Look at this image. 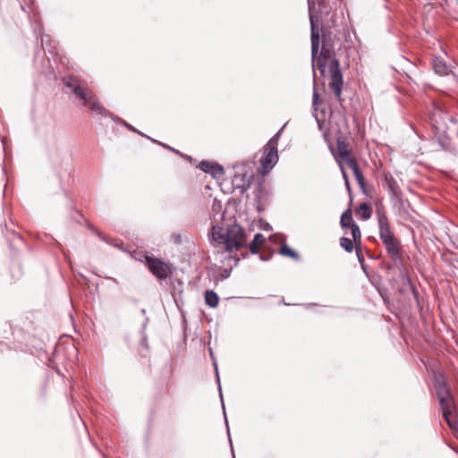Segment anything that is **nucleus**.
Returning a JSON list of instances; mask_svg holds the SVG:
<instances>
[{"mask_svg": "<svg viewBox=\"0 0 458 458\" xmlns=\"http://www.w3.org/2000/svg\"><path fill=\"white\" fill-rule=\"evenodd\" d=\"M318 12L316 8V3H312L309 5V16L310 21V40H311V60L313 68V76L316 78L315 69L317 68L322 76L326 73V69L328 61L330 81L329 87L333 90L335 98L340 102L341 95L343 91L344 78L340 67V62L335 57L334 52V43H328L327 41L322 42L321 50L319 52L320 46V33H319V19L324 13L329 14V11L326 5V0L318 1Z\"/></svg>", "mask_w": 458, "mask_h": 458, "instance_id": "1", "label": "nucleus"}, {"mask_svg": "<svg viewBox=\"0 0 458 458\" xmlns=\"http://www.w3.org/2000/svg\"><path fill=\"white\" fill-rule=\"evenodd\" d=\"M62 81L64 85L69 89L71 92H72L80 100L83 102V105L87 107H89L91 111L95 112L96 114L104 116V117H110L113 121L123 125L125 128H127L129 131H133L142 137H145L148 139V135L144 134L143 132L137 130L135 127H133L131 124L128 123L123 119L113 114L110 111L106 109L100 102L98 100V98L95 97V95L89 91L86 87H84L80 80L75 76H66L62 79Z\"/></svg>", "mask_w": 458, "mask_h": 458, "instance_id": "2", "label": "nucleus"}, {"mask_svg": "<svg viewBox=\"0 0 458 458\" xmlns=\"http://www.w3.org/2000/svg\"><path fill=\"white\" fill-rule=\"evenodd\" d=\"M208 239L214 247L221 246L228 253L242 250L247 245L246 232L236 222L226 226L220 224L212 225L208 232Z\"/></svg>", "mask_w": 458, "mask_h": 458, "instance_id": "3", "label": "nucleus"}, {"mask_svg": "<svg viewBox=\"0 0 458 458\" xmlns=\"http://www.w3.org/2000/svg\"><path fill=\"white\" fill-rule=\"evenodd\" d=\"M436 394L439 401L442 415L448 427L458 438V408L454 402V396L445 377L440 376L435 381Z\"/></svg>", "mask_w": 458, "mask_h": 458, "instance_id": "4", "label": "nucleus"}, {"mask_svg": "<svg viewBox=\"0 0 458 458\" xmlns=\"http://www.w3.org/2000/svg\"><path fill=\"white\" fill-rule=\"evenodd\" d=\"M250 162L235 164L232 168V188L240 190L241 193L245 192L253 181L254 174L250 166Z\"/></svg>", "mask_w": 458, "mask_h": 458, "instance_id": "5", "label": "nucleus"}, {"mask_svg": "<svg viewBox=\"0 0 458 458\" xmlns=\"http://www.w3.org/2000/svg\"><path fill=\"white\" fill-rule=\"evenodd\" d=\"M139 258H136L141 262H145L148 270L153 276L159 280L166 279L173 271L168 263L165 262L161 259L154 256H149L147 253H140Z\"/></svg>", "mask_w": 458, "mask_h": 458, "instance_id": "6", "label": "nucleus"}, {"mask_svg": "<svg viewBox=\"0 0 458 458\" xmlns=\"http://www.w3.org/2000/svg\"><path fill=\"white\" fill-rule=\"evenodd\" d=\"M394 268V272L398 273L399 277L403 283L410 282V276L408 275V263L402 255V251L389 256Z\"/></svg>", "mask_w": 458, "mask_h": 458, "instance_id": "7", "label": "nucleus"}, {"mask_svg": "<svg viewBox=\"0 0 458 458\" xmlns=\"http://www.w3.org/2000/svg\"><path fill=\"white\" fill-rule=\"evenodd\" d=\"M198 167L202 172L209 174L214 179H220L225 174V168L215 161L202 160Z\"/></svg>", "mask_w": 458, "mask_h": 458, "instance_id": "8", "label": "nucleus"}, {"mask_svg": "<svg viewBox=\"0 0 458 458\" xmlns=\"http://www.w3.org/2000/svg\"><path fill=\"white\" fill-rule=\"evenodd\" d=\"M383 187L388 191L390 199H396L402 194L398 182L390 173H385L382 182Z\"/></svg>", "mask_w": 458, "mask_h": 458, "instance_id": "9", "label": "nucleus"}, {"mask_svg": "<svg viewBox=\"0 0 458 458\" xmlns=\"http://www.w3.org/2000/svg\"><path fill=\"white\" fill-rule=\"evenodd\" d=\"M277 148H269L268 152L260 159L262 174H267L276 165L278 161Z\"/></svg>", "mask_w": 458, "mask_h": 458, "instance_id": "10", "label": "nucleus"}, {"mask_svg": "<svg viewBox=\"0 0 458 458\" xmlns=\"http://www.w3.org/2000/svg\"><path fill=\"white\" fill-rule=\"evenodd\" d=\"M48 157L55 166L63 167L64 165H68L69 163V157L66 151L57 146L53 149H49Z\"/></svg>", "mask_w": 458, "mask_h": 458, "instance_id": "11", "label": "nucleus"}, {"mask_svg": "<svg viewBox=\"0 0 458 458\" xmlns=\"http://www.w3.org/2000/svg\"><path fill=\"white\" fill-rule=\"evenodd\" d=\"M208 352H209V354H210V356H211V358L213 360L214 366H215L216 376V382L218 384L219 396H220V400H221V403H222L224 419H225V426H226V428H227V436H228V438H229V442H230V446H231V451H232L233 458H235L234 451H233V443H232V439H231V435H230V430H229V425H228L227 417H226V412H225V404H224L222 387H221V385H220V377H219V375H218V369H217L216 361V359L214 357L213 351H212V349L210 347L208 348Z\"/></svg>", "mask_w": 458, "mask_h": 458, "instance_id": "12", "label": "nucleus"}, {"mask_svg": "<svg viewBox=\"0 0 458 458\" xmlns=\"http://www.w3.org/2000/svg\"><path fill=\"white\" fill-rule=\"evenodd\" d=\"M208 352H209V354H210V356H211V358L213 360L214 366H215L216 376V382L218 384L219 396H220V400H221V403H222L224 419H225V426H226V428H227V436H228V438H229V442H230V446H231V451H232L233 458H235L234 451H233V443H232V439H231V435H230V430H229V425H228L227 417H226V412H225V404H224L222 387H221V385H220V377H219V375H218V369H217L216 361V359L214 357L213 351H212V349L210 347L208 348Z\"/></svg>", "mask_w": 458, "mask_h": 458, "instance_id": "13", "label": "nucleus"}, {"mask_svg": "<svg viewBox=\"0 0 458 458\" xmlns=\"http://www.w3.org/2000/svg\"><path fill=\"white\" fill-rule=\"evenodd\" d=\"M87 228L95 235H97L101 241L105 242L106 243L123 250V242L122 241L115 240L104 233H102L100 230H98L93 224L88 222L87 223Z\"/></svg>", "mask_w": 458, "mask_h": 458, "instance_id": "14", "label": "nucleus"}, {"mask_svg": "<svg viewBox=\"0 0 458 458\" xmlns=\"http://www.w3.org/2000/svg\"><path fill=\"white\" fill-rule=\"evenodd\" d=\"M378 228H379V237L382 242L386 240H390L393 237H395L393 232L391 231L390 224L387 216L385 214L378 213Z\"/></svg>", "mask_w": 458, "mask_h": 458, "instance_id": "15", "label": "nucleus"}, {"mask_svg": "<svg viewBox=\"0 0 458 458\" xmlns=\"http://www.w3.org/2000/svg\"><path fill=\"white\" fill-rule=\"evenodd\" d=\"M431 64L434 72L439 76L448 75L451 72V67L441 57H435Z\"/></svg>", "mask_w": 458, "mask_h": 458, "instance_id": "16", "label": "nucleus"}, {"mask_svg": "<svg viewBox=\"0 0 458 458\" xmlns=\"http://www.w3.org/2000/svg\"><path fill=\"white\" fill-rule=\"evenodd\" d=\"M269 199V192L266 190L262 183L259 182L254 189V201L259 202V205L260 206V202L267 204Z\"/></svg>", "mask_w": 458, "mask_h": 458, "instance_id": "17", "label": "nucleus"}, {"mask_svg": "<svg viewBox=\"0 0 458 458\" xmlns=\"http://www.w3.org/2000/svg\"><path fill=\"white\" fill-rule=\"evenodd\" d=\"M386 247V252L389 256L402 251V245L398 239L395 237L382 242Z\"/></svg>", "mask_w": 458, "mask_h": 458, "instance_id": "18", "label": "nucleus"}, {"mask_svg": "<svg viewBox=\"0 0 458 458\" xmlns=\"http://www.w3.org/2000/svg\"><path fill=\"white\" fill-rule=\"evenodd\" d=\"M266 242V238L260 233H258L254 235L253 240L250 242L249 245V250L250 254H258L259 248L264 245Z\"/></svg>", "mask_w": 458, "mask_h": 458, "instance_id": "19", "label": "nucleus"}, {"mask_svg": "<svg viewBox=\"0 0 458 458\" xmlns=\"http://www.w3.org/2000/svg\"><path fill=\"white\" fill-rule=\"evenodd\" d=\"M432 130L434 131V139L437 140L441 148L447 150L449 145L448 139L445 136L441 135V133L445 131L436 124H432Z\"/></svg>", "mask_w": 458, "mask_h": 458, "instance_id": "20", "label": "nucleus"}, {"mask_svg": "<svg viewBox=\"0 0 458 458\" xmlns=\"http://www.w3.org/2000/svg\"><path fill=\"white\" fill-rule=\"evenodd\" d=\"M204 299L206 304L209 308H216L219 302V297L217 293L213 290H206L204 293Z\"/></svg>", "mask_w": 458, "mask_h": 458, "instance_id": "21", "label": "nucleus"}, {"mask_svg": "<svg viewBox=\"0 0 458 458\" xmlns=\"http://www.w3.org/2000/svg\"><path fill=\"white\" fill-rule=\"evenodd\" d=\"M279 254L284 257H288L293 259V260L299 261L301 259V256L299 253L288 246L285 242L280 247L278 250Z\"/></svg>", "mask_w": 458, "mask_h": 458, "instance_id": "22", "label": "nucleus"}, {"mask_svg": "<svg viewBox=\"0 0 458 458\" xmlns=\"http://www.w3.org/2000/svg\"><path fill=\"white\" fill-rule=\"evenodd\" d=\"M337 156L335 158L346 159L352 156L351 151L348 149V146L344 140H337Z\"/></svg>", "mask_w": 458, "mask_h": 458, "instance_id": "23", "label": "nucleus"}, {"mask_svg": "<svg viewBox=\"0 0 458 458\" xmlns=\"http://www.w3.org/2000/svg\"><path fill=\"white\" fill-rule=\"evenodd\" d=\"M355 222L353 220L352 211L350 209H346L345 211H344L340 219V225L342 228L348 229Z\"/></svg>", "mask_w": 458, "mask_h": 458, "instance_id": "24", "label": "nucleus"}, {"mask_svg": "<svg viewBox=\"0 0 458 458\" xmlns=\"http://www.w3.org/2000/svg\"><path fill=\"white\" fill-rule=\"evenodd\" d=\"M358 211H361L360 217L362 220H368L371 216V208L369 204L362 202L360 204Z\"/></svg>", "mask_w": 458, "mask_h": 458, "instance_id": "25", "label": "nucleus"}, {"mask_svg": "<svg viewBox=\"0 0 458 458\" xmlns=\"http://www.w3.org/2000/svg\"><path fill=\"white\" fill-rule=\"evenodd\" d=\"M321 19H322V17L319 19V21ZM319 33H320V44H322V42H324V41H327L328 43H333L332 37H331L332 33L327 28H325L323 23L321 24V27L319 26Z\"/></svg>", "mask_w": 458, "mask_h": 458, "instance_id": "26", "label": "nucleus"}, {"mask_svg": "<svg viewBox=\"0 0 458 458\" xmlns=\"http://www.w3.org/2000/svg\"><path fill=\"white\" fill-rule=\"evenodd\" d=\"M356 255H357V259H358V261L361 267V269L362 271L364 272V274L366 275L367 277L369 276V266L365 263V258L361 252V250L360 248H357L356 249Z\"/></svg>", "mask_w": 458, "mask_h": 458, "instance_id": "27", "label": "nucleus"}, {"mask_svg": "<svg viewBox=\"0 0 458 458\" xmlns=\"http://www.w3.org/2000/svg\"><path fill=\"white\" fill-rule=\"evenodd\" d=\"M403 284H407V286L410 288L418 308L420 309V293H419V291L417 290L415 284L412 283L411 278L410 279L409 283H403Z\"/></svg>", "mask_w": 458, "mask_h": 458, "instance_id": "28", "label": "nucleus"}, {"mask_svg": "<svg viewBox=\"0 0 458 458\" xmlns=\"http://www.w3.org/2000/svg\"><path fill=\"white\" fill-rule=\"evenodd\" d=\"M351 234L352 236V241L357 243L360 242L361 234L359 225L354 223L351 225Z\"/></svg>", "mask_w": 458, "mask_h": 458, "instance_id": "29", "label": "nucleus"}, {"mask_svg": "<svg viewBox=\"0 0 458 458\" xmlns=\"http://www.w3.org/2000/svg\"><path fill=\"white\" fill-rule=\"evenodd\" d=\"M340 245L343 249H344L347 252H352L353 250V241L347 237H342L340 239Z\"/></svg>", "mask_w": 458, "mask_h": 458, "instance_id": "30", "label": "nucleus"}, {"mask_svg": "<svg viewBox=\"0 0 458 458\" xmlns=\"http://www.w3.org/2000/svg\"><path fill=\"white\" fill-rule=\"evenodd\" d=\"M284 127L285 124L268 140V142L266 144V147L268 148H277V143L281 136V132Z\"/></svg>", "mask_w": 458, "mask_h": 458, "instance_id": "31", "label": "nucleus"}, {"mask_svg": "<svg viewBox=\"0 0 458 458\" xmlns=\"http://www.w3.org/2000/svg\"><path fill=\"white\" fill-rule=\"evenodd\" d=\"M390 200L393 203V206L398 208L399 213L404 210L405 201L403 199L402 194L398 195L396 199H390Z\"/></svg>", "mask_w": 458, "mask_h": 458, "instance_id": "32", "label": "nucleus"}, {"mask_svg": "<svg viewBox=\"0 0 458 458\" xmlns=\"http://www.w3.org/2000/svg\"><path fill=\"white\" fill-rule=\"evenodd\" d=\"M353 174H354V177H355V179L357 181V183L359 184L360 188L363 191H365V185H366V183H365V178L363 176V174H362L361 170L355 171L353 173Z\"/></svg>", "mask_w": 458, "mask_h": 458, "instance_id": "33", "label": "nucleus"}, {"mask_svg": "<svg viewBox=\"0 0 458 458\" xmlns=\"http://www.w3.org/2000/svg\"><path fill=\"white\" fill-rule=\"evenodd\" d=\"M344 161H345L346 165L352 170L353 173L355 171L360 170L356 159L352 156L344 159Z\"/></svg>", "mask_w": 458, "mask_h": 458, "instance_id": "34", "label": "nucleus"}, {"mask_svg": "<svg viewBox=\"0 0 458 458\" xmlns=\"http://www.w3.org/2000/svg\"><path fill=\"white\" fill-rule=\"evenodd\" d=\"M321 98L317 91L316 83L314 82L313 95H312V106L317 110V106L321 103Z\"/></svg>", "mask_w": 458, "mask_h": 458, "instance_id": "35", "label": "nucleus"}, {"mask_svg": "<svg viewBox=\"0 0 458 458\" xmlns=\"http://www.w3.org/2000/svg\"><path fill=\"white\" fill-rule=\"evenodd\" d=\"M148 321V318H146L144 323L142 324L141 330H140V334L142 335V338L140 340V344L144 345L146 347H148V345H147V336L145 335L144 331L146 329Z\"/></svg>", "mask_w": 458, "mask_h": 458, "instance_id": "36", "label": "nucleus"}, {"mask_svg": "<svg viewBox=\"0 0 458 458\" xmlns=\"http://www.w3.org/2000/svg\"><path fill=\"white\" fill-rule=\"evenodd\" d=\"M379 266L380 268L384 269L387 274H390L394 271L392 262L382 260Z\"/></svg>", "mask_w": 458, "mask_h": 458, "instance_id": "37", "label": "nucleus"}, {"mask_svg": "<svg viewBox=\"0 0 458 458\" xmlns=\"http://www.w3.org/2000/svg\"><path fill=\"white\" fill-rule=\"evenodd\" d=\"M231 272H232V267L221 269L220 273H219V276H218V279L219 280H225L226 278H228L230 276Z\"/></svg>", "mask_w": 458, "mask_h": 458, "instance_id": "38", "label": "nucleus"}, {"mask_svg": "<svg viewBox=\"0 0 458 458\" xmlns=\"http://www.w3.org/2000/svg\"><path fill=\"white\" fill-rule=\"evenodd\" d=\"M388 281L393 289H394L396 286L400 285V282H402L398 274H397V276H393L392 277H390L388 279Z\"/></svg>", "mask_w": 458, "mask_h": 458, "instance_id": "39", "label": "nucleus"}, {"mask_svg": "<svg viewBox=\"0 0 458 458\" xmlns=\"http://www.w3.org/2000/svg\"><path fill=\"white\" fill-rule=\"evenodd\" d=\"M148 139L150 141H152V142H154V143H157V144H158V145L162 146V147H163V148H167V149H169V150H171V151H173V152H175V153H179V152H178L177 150H175L174 148H172V147H170V146H168V145H166V144H165V143H162V142H160V141H158V140H155V139H152V138H150V137H148Z\"/></svg>", "mask_w": 458, "mask_h": 458, "instance_id": "40", "label": "nucleus"}, {"mask_svg": "<svg viewBox=\"0 0 458 458\" xmlns=\"http://www.w3.org/2000/svg\"><path fill=\"white\" fill-rule=\"evenodd\" d=\"M50 45V38L48 35L43 34L41 36V46L45 50V47H48Z\"/></svg>", "mask_w": 458, "mask_h": 458, "instance_id": "41", "label": "nucleus"}, {"mask_svg": "<svg viewBox=\"0 0 458 458\" xmlns=\"http://www.w3.org/2000/svg\"><path fill=\"white\" fill-rule=\"evenodd\" d=\"M260 228L264 231H272V226L269 223L265 220H261Z\"/></svg>", "mask_w": 458, "mask_h": 458, "instance_id": "42", "label": "nucleus"}, {"mask_svg": "<svg viewBox=\"0 0 458 458\" xmlns=\"http://www.w3.org/2000/svg\"><path fill=\"white\" fill-rule=\"evenodd\" d=\"M256 209L259 213H262L265 210L266 203L260 202V206L259 205V202H255Z\"/></svg>", "mask_w": 458, "mask_h": 458, "instance_id": "43", "label": "nucleus"}, {"mask_svg": "<svg viewBox=\"0 0 458 458\" xmlns=\"http://www.w3.org/2000/svg\"><path fill=\"white\" fill-rule=\"evenodd\" d=\"M402 284H403V285H401V284H400V285L396 286V287L394 288V290H396L400 294L404 295V293H405V289H404V287H403V286H404L405 284H403V283H402Z\"/></svg>", "mask_w": 458, "mask_h": 458, "instance_id": "44", "label": "nucleus"}, {"mask_svg": "<svg viewBox=\"0 0 458 458\" xmlns=\"http://www.w3.org/2000/svg\"><path fill=\"white\" fill-rule=\"evenodd\" d=\"M272 257V254H268V255H265V254H260L259 255V259L262 260V261H267L271 259Z\"/></svg>", "mask_w": 458, "mask_h": 458, "instance_id": "45", "label": "nucleus"}, {"mask_svg": "<svg viewBox=\"0 0 458 458\" xmlns=\"http://www.w3.org/2000/svg\"><path fill=\"white\" fill-rule=\"evenodd\" d=\"M339 165H340V168H341V172H342V174H343L344 180V182H345V181H346V179H349V178H348V174H347L346 171L344 170V166H343L341 164H339Z\"/></svg>", "mask_w": 458, "mask_h": 458, "instance_id": "46", "label": "nucleus"}, {"mask_svg": "<svg viewBox=\"0 0 458 458\" xmlns=\"http://www.w3.org/2000/svg\"><path fill=\"white\" fill-rule=\"evenodd\" d=\"M2 144H3V148H4V151L5 157H7L8 152H7V148H6L5 140L4 139L2 140Z\"/></svg>", "mask_w": 458, "mask_h": 458, "instance_id": "47", "label": "nucleus"}, {"mask_svg": "<svg viewBox=\"0 0 458 458\" xmlns=\"http://www.w3.org/2000/svg\"><path fill=\"white\" fill-rule=\"evenodd\" d=\"M344 184H345V187H346L347 191L351 194V186H350L349 179H346V181L344 182Z\"/></svg>", "mask_w": 458, "mask_h": 458, "instance_id": "48", "label": "nucleus"}, {"mask_svg": "<svg viewBox=\"0 0 458 458\" xmlns=\"http://www.w3.org/2000/svg\"><path fill=\"white\" fill-rule=\"evenodd\" d=\"M440 4H441L442 8L445 9L446 6L449 5L448 0H442Z\"/></svg>", "mask_w": 458, "mask_h": 458, "instance_id": "49", "label": "nucleus"}, {"mask_svg": "<svg viewBox=\"0 0 458 458\" xmlns=\"http://www.w3.org/2000/svg\"><path fill=\"white\" fill-rule=\"evenodd\" d=\"M106 279H108V280H110V281H112L113 283H114V284H118V280H117L116 278H114V277H112V276H106Z\"/></svg>", "mask_w": 458, "mask_h": 458, "instance_id": "50", "label": "nucleus"}, {"mask_svg": "<svg viewBox=\"0 0 458 458\" xmlns=\"http://www.w3.org/2000/svg\"><path fill=\"white\" fill-rule=\"evenodd\" d=\"M230 259H234V266H237L238 262L240 261V259H238L236 256H229Z\"/></svg>", "mask_w": 458, "mask_h": 458, "instance_id": "51", "label": "nucleus"}, {"mask_svg": "<svg viewBox=\"0 0 458 458\" xmlns=\"http://www.w3.org/2000/svg\"><path fill=\"white\" fill-rule=\"evenodd\" d=\"M315 305H317V304L316 303H307V304H305V307L306 308H310V307L315 306Z\"/></svg>", "mask_w": 458, "mask_h": 458, "instance_id": "52", "label": "nucleus"}, {"mask_svg": "<svg viewBox=\"0 0 458 458\" xmlns=\"http://www.w3.org/2000/svg\"><path fill=\"white\" fill-rule=\"evenodd\" d=\"M14 235L18 238L19 241L23 242V239L20 234L15 233Z\"/></svg>", "mask_w": 458, "mask_h": 458, "instance_id": "53", "label": "nucleus"}, {"mask_svg": "<svg viewBox=\"0 0 458 458\" xmlns=\"http://www.w3.org/2000/svg\"><path fill=\"white\" fill-rule=\"evenodd\" d=\"M54 241H55V245H56V246H58V247H60V246H61V244H60V242H57L56 240H54Z\"/></svg>", "mask_w": 458, "mask_h": 458, "instance_id": "54", "label": "nucleus"}, {"mask_svg": "<svg viewBox=\"0 0 458 458\" xmlns=\"http://www.w3.org/2000/svg\"><path fill=\"white\" fill-rule=\"evenodd\" d=\"M312 3H316V0H308V4H312Z\"/></svg>", "mask_w": 458, "mask_h": 458, "instance_id": "55", "label": "nucleus"}, {"mask_svg": "<svg viewBox=\"0 0 458 458\" xmlns=\"http://www.w3.org/2000/svg\"><path fill=\"white\" fill-rule=\"evenodd\" d=\"M379 293H380V295H381L382 299H383L384 301H386L385 296L383 295V293H382L381 292H379Z\"/></svg>", "mask_w": 458, "mask_h": 458, "instance_id": "56", "label": "nucleus"}, {"mask_svg": "<svg viewBox=\"0 0 458 458\" xmlns=\"http://www.w3.org/2000/svg\"><path fill=\"white\" fill-rule=\"evenodd\" d=\"M145 313H146L145 309H142V310H141V314H143V315H144Z\"/></svg>", "mask_w": 458, "mask_h": 458, "instance_id": "57", "label": "nucleus"}, {"mask_svg": "<svg viewBox=\"0 0 458 458\" xmlns=\"http://www.w3.org/2000/svg\"><path fill=\"white\" fill-rule=\"evenodd\" d=\"M315 117H316V119H317V123H318V124H320L319 120L318 119V117H317V115H316V114H315Z\"/></svg>", "mask_w": 458, "mask_h": 458, "instance_id": "58", "label": "nucleus"}, {"mask_svg": "<svg viewBox=\"0 0 458 458\" xmlns=\"http://www.w3.org/2000/svg\"><path fill=\"white\" fill-rule=\"evenodd\" d=\"M186 158L190 159V160L191 159V157L190 156H187Z\"/></svg>", "mask_w": 458, "mask_h": 458, "instance_id": "59", "label": "nucleus"}, {"mask_svg": "<svg viewBox=\"0 0 458 458\" xmlns=\"http://www.w3.org/2000/svg\"><path fill=\"white\" fill-rule=\"evenodd\" d=\"M456 4H458V0H455Z\"/></svg>", "mask_w": 458, "mask_h": 458, "instance_id": "60", "label": "nucleus"}]
</instances>
